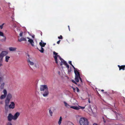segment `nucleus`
I'll use <instances>...</instances> for the list:
<instances>
[{
  "mask_svg": "<svg viewBox=\"0 0 125 125\" xmlns=\"http://www.w3.org/2000/svg\"><path fill=\"white\" fill-rule=\"evenodd\" d=\"M74 72L75 75V81L77 82H78L79 81V79L80 80L81 82H82V78L80 77V74L79 72L77 70H74Z\"/></svg>",
  "mask_w": 125,
  "mask_h": 125,
  "instance_id": "nucleus-1",
  "label": "nucleus"
},
{
  "mask_svg": "<svg viewBox=\"0 0 125 125\" xmlns=\"http://www.w3.org/2000/svg\"><path fill=\"white\" fill-rule=\"evenodd\" d=\"M79 122L81 125H89L88 121L86 118H81L80 119Z\"/></svg>",
  "mask_w": 125,
  "mask_h": 125,
  "instance_id": "nucleus-2",
  "label": "nucleus"
},
{
  "mask_svg": "<svg viewBox=\"0 0 125 125\" xmlns=\"http://www.w3.org/2000/svg\"><path fill=\"white\" fill-rule=\"evenodd\" d=\"M48 90V88L47 85H42L40 86V90L41 91H44L45 90Z\"/></svg>",
  "mask_w": 125,
  "mask_h": 125,
  "instance_id": "nucleus-3",
  "label": "nucleus"
},
{
  "mask_svg": "<svg viewBox=\"0 0 125 125\" xmlns=\"http://www.w3.org/2000/svg\"><path fill=\"white\" fill-rule=\"evenodd\" d=\"M53 55L54 56H53V57L55 61V63L57 64L58 63V62L57 61V57L58 55V53L56 52L55 51L53 52Z\"/></svg>",
  "mask_w": 125,
  "mask_h": 125,
  "instance_id": "nucleus-4",
  "label": "nucleus"
},
{
  "mask_svg": "<svg viewBox=\"0 0 125 125\" xmlns=\"http://www.w3.org/2000/svg\"><path fill=\"white\" fill-rule=\"evenodd\" d=\"M8 120L9 121H11L12 119L13 120V115L11 113L9 114L7 117Z\"/></svg>",
  "mask_w": 125,
  "mask_h": 125,
  "instance_id": "nucleus-5",
  "label": "nucleus"
},
{
  "mask_svg": "<svg viewBox=\"0 0 125 125\" xmlns=\"http://www.w3.org/2000/svg\"><path fill=\"white\" fill-rule=\"evenodd\" d=\"M27 38L28 39V41L30 42L31 45L33 47H34V42L33 40L32 39H30L28 37H27Z\"/></svg>",
  "mask_w": 125,
  "mask_h": 125,
  "instance_id": "nucleus-6",
  "label": "nucleus"
},
{
  "mask_svg": "<svg viewBox=\"0 0 125 125\" xmlns=\"http://www.w3.org/2000/svg\"><path fill=\"white\" fill-rule=\"evenodd\" d=\"M15 104L14 102H10V104L9 105V107L10 109H13L15 108Z\"/></svg>",
  "mask_w": 125,
  "mask_h": 125,
  "instance_id": "nucleus-7",
  "label": "nucleus"
},
{
  "mask_svg": "<svg viewBox=\"0 0 125 125\" xmlns=\"http://www.w3.org/2000/svg\"><path fill=\"white\" fill-rule=\"evenodd\" d=\"M20 115V114L19 112H16L14 115L13 116V120H16L18 117Z\"/></svg>",
  "mask_w": 125,
  "mask_h": 125,
  "instance_id": "nucleus-8",
  "label": "nucleus"
},
{
  "mask_svg": "<svg viewBox=\"0 0 125 125\" xmlns=\"http://www.w3.org/2000/svg\"><path fill=\"white\" fill-rule=\"evenodd\" d=\"M43 93L42 94L43 95L44 97H46L48 95L49 92L48 90H45L44 91H43Z\"/></svg>",
  "mask_w": 125,
  "mask_h": 125,
  "instance_id": "nucleus-9",
  "label": "nucleus"
},
{
  "mask_svg": "<svg viewBox=\"0 0 125 125\" xmlns=\"http://www.w3.org/2000/svg\"><path fill=\"white\" fill-rule=\"evenodd\" d=\"M118 66L119 68V70H125V65H122L121 66L118 65Z\"/></svg>",
  "mask_w": 125,
  "mask_h": 125,
  "instance_id": "nucleus-10",
  "label": "nucleus"
},
{
  "mask_svg": "<svg viewBox=\"0 0 125 125\" xmlns=\"http://www.w3.org/2000/svg\"><path fill=\"white\" fill-rule=\"evenodd\" d=\"M7 53L8 52L7 51H2L1 53L0 54V55L3 57H4V56L6 55Z\"/></svg>",
  "mask_w": 125,
  "mask_h": 125,
  "instance_id": "nucleus-11",
  "label": "nucleus"
},
{
  "mask_svg": "<svg viewBox=\"0 0 125 125\" xmlns=\"http://www.w3.org/2000/svg\"><path fill=\"white\" fill-rule=\"evenodd\" d=\"M0 36H2L4 38V39H2L1 40V41H5L6 39V38L5 36H4V34L3 32L0 31Z\"/></svg>",
  "mask_w": 125,
  "mask_h": 125,
  "instance_id": "nucleus-12",
  "label": "nucleus"
},
{
  "mask_svg": "<svg viewBox=\"0 0 125 125\" xmlns=\"http://www.w3.org/2000/svg\"><path fill=\"white\" fill-rule=\"evenodd\" d=\"M46 44V43L43 42L42 40L41 41V42L39 43V45L41 47H44Z\"/></svg>",
  "mask_w": 125,
  "mask_h": 125,
  "instance_id": "nucleus-13",
  "label": "nucleus"
},
{
  "mask_svg": "<svg viewBox=\"0 0 125 125\" xmlns=\"http://www.w3.org/2000/svg\"><path fill=\"white\" fill-rule=\"evenodd\" d=\"M12 98V95L10 93H9L7 95V98L6 99L10 100Z\"/></svg>",
  "mask_w": 125,
  "mask_h": 125,
  "instance_id": "nucleus-14",
  "label": "nucleus"
},
{
  "mask_svg": "<svg viewBox=\"0 0 125 125\" xmlns=\"http://www.w3.org/2000/svg\"><path fill=\"white\" fill-rule=\"evenodd\" d=\"M17 48L16 47H10L9 48V50L10 51H15L16 50Z\"/></svg>",
  "mask_w": 125,
  "mask_h": 125,
  "instance_id": "nucleus-15",
  "label": "nucleus"
},
{
  "mask_svg": "<svg viewBox=\"0 0 125 125\" xmlns=\"http://www.w3.org/2000/svg\"><path fill=\"white\" fill-rule=\"evenodd\" d=\"M10 100L7 99L5 100V105H9Z\"/></svg>",
  "mask_w": 125,
  "mask_h": 125,
  "instance_id": "nucleus-16",
  "label": "nucleus"
},
{
  "mask_svg": "<svg viewBox=\"0 0 125 125\" xmlns=\"http://www.w3.org/2000/svg\"><path fill=\"white\" fill-rule=\"evenodd\" d=\"M63 64L65 65L66 66V67L68 69V70L69 67V65L65 61H64V62H63Z\"/></svg>",
  "mask_w": 125,
  "mask_h": 125,
  "instance_id": "nucleus-17",
  "label": "nucleus"
},
{
  "mask_svg": "<svg viewBox=\"0 0 125 125\" xmlns=\"http://www.w3.org/2000/svg\"><path fill=\"white\" fill-rule=\"evenodd\" d=\"M70 108L76 110H79L80 109L79 107L76 106H71Z\"/></svg>",
  "mask_w": 125,
  "mask_h": 125,
  "instance_id": "nucleus-18",
  "label": "nucleus"
},
{
  "mask_svg": "<svg viewBox=\"0 0 125 125\" xmlns=\"http://www.w3.org/2000/svg\"><path fill=\"white\" fill-rule=\"evenodd\" d=\"M28 62L31 65H33L34 64V63L32 62L31 61L29 58H28L27 60Z\"/></svg>",
  "mask_w": 125,
  "mask_h": 125,
  "instance_id": "nucleus-19",
  "label": "nucleus"
},
{
  "mask_svg": "<svg viewBox=\"0 0 125 125\" xmlns=\"http://www.w3.org/2000/svg\"><path fill=\"white\" fill-rule=\"evenodd\" d=\"M19 41L21 42L22 41H26L27 40L25 38H24V37H22L20 38V39H19Z\"/></svg>",
  "mask_w": 125,
  "mask_h": 125,
  "instance_id": "nucleus-20",
  "label": "nucleus"
},
{
  "mask_svg": "<svg viewBox=\"0 0 125 125\" xmlns=\"http://www.w3.org/2000/svg\"><path fill=\"white\" fill-rule=\"evenodd\" d=\"M5 83H2L0 87V90H2L4 88V86L5 85Z\"/></svg>",
  "mask_w": 125,
  "mask_h": 125,
  "instance_id": "nucleus-21",
  "label": "nucleus"
},
{
  "mask_svg": "<svg viewBox=\"0 0 125 125\" xmlns=\"http://www.w3.org/2000/svg\"><path fill=\"white\" fill-rule=\"evenodd\" d=\"M9 105H5V110L6 112H8L9 110Z\"/></svg>",
  "mask_w": 125,
  "mask_h": 125,
  "instance_id": "nucleus-22",
  "label": "nucleus"
},
{
  "mask_svg": "<svg viewBox=\"0 0 125 125\" xmlns=\"http://www.w3.org/2000/svg\"><path fill=\"white\" fill-rule=\"evenodd\" d=\"M10 57L8 56H6L5 57V61L6 62H8Z\"/></svg>",
  "mask_w": 125,
  "mask_h": 125,
  "instance_id": "nucleus-23",
  "label": "nucleus"
},
{
  "mask_svg": "<svg viewBox=\"0 0 125 125\" xmlns=\"http://www.w3.org/2000/svg\"><path fill=\"white\" fill-rule=\"evenodd\" d=\"M6 96H7L4 94H2L1 95L0 97V99H3L6 97Z\"/></svg>",
  "mask_w": 125,
  "mask_h": 125,
  "instance_id": "nucleus-24",
  "label": "nucleus"
},
{
  "mask_svg": "<svg viewBox=\"0 0 125 125\" xmlns=\"http://www.w3.org/2000/svg\"><path fill=\"white\" fill-rule=\"evenodd\" d=\"M43 47H41V50L39 49L38 48H37V49L41 53H43L44 52V49L42 48Z\"/></svg>",
  "mask_w": 125,
  "mask_h": 125,
  "instance_id": "nucleus-25",
  "label": "nucleus"
},
{
  "mask_svg": "<svg viewBox=\"0 0 125 125\" xmlns=\"http://www.w3.org/2000/svg\"><path fill=\"white\" fill-rule=\"evenodd\" d=\"M64 103L65 106L69 108V107L70 106V105L68 104L66 102H64Z\"/></svg>",
  "mask_w": 125,
  "mask_h": 125,
  "instance_id": "nucleus-26",
  "label": "nucleus"
},
{
  "mask_svg": "<svg viewBox=\"0 0 125 125\" xmlns=\"http://www.w3.org/2000/svg\"><path fill=\"white\" fill-rule=\"evenodd\" d=\"M62 120V118L61 116H60L59 119V120L58 122V124L59 125H60L61 123Z\"/></svg>",
  "mask_w": 125,
  "mask_h": 125,
  "instance_id": "nucleus-27",
  "label": "nucleus"
},
{
  "mask_svg": "<svg viewBox=\"0 0 125 125\" xmlns=\"http://www.w3.org/2000/svg\"><path fill=\"white\" fill-rule=\"evenodd\" d=\"M3 93L6 96L7 95V92L6 90V89H5L3 90Z\"/></svg>",
  "mask_w": 125,
  "mask_h": 125,
  "instance_id": "nucleus-28",
  "label": "nucleus"
},
{
  "mask_svg": "<svg viewBox=\"0 0 125 125\" xmlns=\"http://www.w3.org/2000/svg\"><path fill=\"white\" fill-rule=\"evenodd\" d=\"M3 57L0 55V62H2V60Z\"/></svg>",
  "mask_w": 125,
  "mask_h": 125,
  "instance_id": "nucleus-29",
  "label": "nucleus"
},
{
  "mask_svg": "<svg viewBox=\"0 0 125 125\" xmlns=\"http://www.w3.org/2000/svg\"><path fill=\"white\" fill-rule=\"evenodd\" d=\"M49 114H50V115L52 116L53 113H52V110H51L50 109H49Z\"/></svg>",
  "mask_w": 125,
  "mask_h": 125,
  "instance_id": "nucleus-30",
  "label": "nucleus"
},
{
  "mask_svg": "<svg viewBox=\"0 0 125 125\" xmlns=\"http://www.w3.org/2000/svg\"><path fill=\"white\" fill-rule=\"evenodd\" d=\"M4 23L2 24L1 25H0V28L1 29H2L3 28Z\"/></svg>",
  "mask_w": 125,
  "mask_h": 125,
  "instance_id": "nucleus-31",
  "label": "nucleus"
},
{
  "mask_svg": "<svg viewBox=\"0 0 125 125\" xmlns=\"http://www.w3.org/2000/svg\"><path fill=\"white\" fill-rule=\"evenodd\" d=\"M58 38L59 39H62V35H60V36L58 37Z\"/></svg>",
  "mask_w": 125,
  "mask_h": 125,
  "instance_id": "nucleus-32",
  "label": "nucleus"
},
{
  "mask_svg": "<svg viewBox=\"0 0 125 125\" xmlns=\"http://www.w3.org/2000/svg\"><path fill=\"white\" fill-rule=\"evenodd\" d=\"M7 125H12V124L10 122H8L7 124Z\"/></svg>",
  "mask_w": 125,
  "mask_h": 125,
  "instance_id": "nucleus-33",
  "label": "nucleus"
},
{
  "mask_svg": "<svg viewBox=\"0 0 125 125\" xmlns=\"http://www.w3.org/2000/svg\"><path fill=\"white\" fill-rule=\"evenodd\" d=\"M72 82L73 83H75V84H77V83L74 80H72Z\"/></svg>",
  "mask_w": 125,
  "mask_h": 125,
  "instance_id": "nucleus-34",
  "label": "nucleus"
},
{
  "mask_svg": "<svg viewBox=\"0 0 125 125\" xmlns=\"http://www.w3.org/2000/svg\"><path fill=\"white\" fill-rule=\"evenodd\" d=\"M72 67L74 69V70H76L77 69H76V68H75V67H74V66L73 65H72Z\"/></svg>",
  "mask_w": 125,
  "mask_h": 125,
  "instance_id": "nucleus-35",
  "label": "nucleus"
},
{
  "mask_svg": "<svg viewBox=\"0 0 125 125\" xmlns=\"http://www.w3.org/2000/svg\"><path fill=\"white\" fill-rule=\"evenodd\" d=\"M80 108L82 109H83L85 108V107H82L80 106Z\"/></svg>",
  "mask_w": 125,
  "mask_h": 125,
  "instance_id": "nucleus-36",
  "label": "nucleus"
},
{
  "mask_svg": "<svg viewBox=\"0 0 125 125\" xmlns=\"http://www.w3.org/2000/svg\"><path fill=\"white\" fill-rule=\"evenodd\" d=\"M58 57L61 60L62 59V58H61V57L59 55H58Z\"/></svg>",
  "mask_w": 125,
  "mask_h": 125,
  "instance_id": "nucleus-37",
  "label": "nucleus"
},
{
  "mask_svg": "<svg viewBox=\"0 0 125 125\" xmlns=\"http://www.w3.org/2000/svg\"><path fill=\"white\" fill-rule=\"evenodd\" d=\"M69 63L70 64L71 66L73 65V64H72V61H69Z\"/></svg>",
  "mask_w": 125,
  "mask_h": 125,
  "instance_id": "nucleus-38",
  "label": "nucleus"
},
{
  "mask_svg": "<svg viewBox=\"0 0 125 125\" xmlns=\"http://www.w3.org/2000/svg\"><path fill=\"white\" fill-rule=\"evenodd\" d=\"M23 33L22 32H21L19 34V35L20 36H22V35Z\"/></svg>",
  "mask_w": 125,
  "mask_h": 125,
  "instance_id": "nucleus-39",
  "label": "nucleus"
},
{
  "mask_svg": "<svg viewBox=\"0 0 125 125\" xmlns=\"http://www.w3.org/2000/svg\"><path fill=\"white\" fill-rule=\"evenodd\" d=\"M60 41H61V40H59V41H58V42H57V43L58 44H59Z\"/></svg>",
  "mask_w": 125,
  "mask_h": 125,
  "instance_id": "nucleus-40",
  "label": "nucleus"
},
{
  "mask_svg": "<svg viewBox=\"0 0 125 125\" xmlns=\"http://www.w3.org/2000/svg\"><path fill=\"white\" fill-rule=\"evenodd\" d=\"M61 62L62 63H63V62H64V61H65L63 59H62L61 60Z\"/></svg>",
  "mask_w": 125,
  "mask_h": 125,
  "instance_id": "nucleus-41",
  "label": "nucleus"
},
{
  "mask_svg": "<svg viewBox=\"0 0 125 125\" xmlns=\"http://www.w3.org/2000/svg\"><path fill=\"white\" fill-rule=\"evenodd\" d=\"M76 88H77V92H79V88H78L77 87H76Z\"/></svg>",
  "mask_w": 125,
  "mask_h": 125,
  "instance_id": "nucleus-42",
  "label": "nucleus"
},
{
  "mask_svg": "<svg viewBox=\"0 0 125 125\" xmlns=\"http://www.w3.org/2000/svg\"><path fill=\"white\" fill-rule=\"evenodd\" d=\"M104 93L105 94L107 95H109L108 93H107V92H104Z\"/></svg>",
  "mask_w": 125,
  "mask_h": 125,
  "instance_id": "nucleus-43",
  "label": "nucleus"
},
{
  "mask_svg": "<svg viewBox=\"0 0 125 125\" xmlns=\"http://www.w3.org/2000/svg\"><path fill=\"white\" fill-rule=\"evenodd\" d=\"M88 102L89 103H90V98H89L88 99Z\"/></svg>",
  "mask_w": 125,
  "mask_h": 125,
  "instance_id": "nucleus-44",
  "label": "nucleus"
},
{
  "mask_svg": "<svg viewBox=\"0 0 125 125\" xmlns=\"http://www.w3.org/2000/svg\"><path fill=\"white\" fill-rule=\"evenodd\" d=\"M68 28H69V31H70V29L69 26L68 25Z\"/></svg>",
  "mask_w": 125,
  "mask_h": 125,
  "instance_id": "nucleus-45",
  "label": "nucleus"
},
{
  "mask_svg": "<svg viewBox=\"0 0 125 125\" xmlns=\"http://www.w3.org/2000/svg\"><path fill=\"white\" fill-rule=\"evenodd\" d=\"M103 119H104V120H103V121H104V123H105V122H106V121H105V120L104 119V117H103Z\"/></svg>",
  "mask_w": 125,
  "mask_h": 125,
  "instance_id": "nucleus-46",
  "label": "nucleus"
},
{
  "mask_svg": "<svg viewBox=\"0 0 125 125\" xmlns=\"http://www.w3.org/2000/svg\"><path fill=\"white\" fill-rule=\"evenodd\" d=\"M13 16H11V18L12 19H13Z\"/></svg>",
  "mask_w": 125,
  "mask_h": 125,
  "instance_id": "nucleus-47",
  "label": "nucleus"
},
{
  "mask_svg": "<svg viewBox=\"0 0 125 125\" xmlns=\"http://www.w3.org/2000/svg\"><path fill=\"white\" fill-rule=\"evenodd\" d=\"M93 125H97L96 124H94Z\"/></svg>",
  "mask_w": 125,
  "mask_h": 125,
  "instance_id": "nucleus-48",
  "label": "nucleus"
},
{
  "mask_svg": "<svg viewBox=\"0 0 125 125\" xmlns=\"http://www.w3.org/2000/svg\"><path fill=\"white\" fill-rule=\"evenodd\" d=\"M72 41H74V39H73H73H72Z\"/></svg>",
  "mask_w": 125,
  "mask_h": 125,
  "instance_id": "nucleus-49",
  "label": "nucleus"
},
{
  "mask_svg": "<svg viewBox=\"0 0 125 125\" xmlns=\"http://www.w3.org/2000/svg\"><path fill=\"white\" fill-rule=\"evenodd\" d=\"M41 36H42V32H41Z\"/></svg>",
  "mask_w": 125,
  "mask_h": 125,
  "instance_id": "nucleus-50",
  "label": "nucleus"
},
{
  "mask_svg": "<svg viewBox=\"0 0 125 125\" xmlns=\"http://www.w3.org/2000/svg\"><path fill=\"white\" fill-rule=\"evenodd\" d=\"M60 64V66H62V63Z\"/></svg>",
  "mask_w": 125,
  "mask_h": 125,
  "instance_id": "nucleus-51",
  "label": "nucleus"
},
{
  "mask_svg": "<svg viewBox=\"0 0 125 125\" xmlns=\"http://www.w3.org/2000/svg\"><path fill=\"white\" fill-rule=\"evenodd\" d=\"M104 90H101V91H102V92H104Z\"/></svg>",
  "mask_w": 125,
  "mask_h": 125,
  "instance_id": "nucleus-52",
  "label": "nucleus"
},
{
  "mask_svg": "<svg viewBox=\"0 0 125 125\" xmlns=\"http://www.w3.org/2000/svg\"><path fill=\"white\" fill-rule=\"evenodd\" d=\"M0 103L1 104H2V102H0Z\"/></svg>",
  "mask_w": 125,
  "mask_h": 125,
  "instance_id": "nucleus-53",
  "label": "nucleus"
},
{
  "mask_svg": "<svg viewBox=\"0 0 125 125\" xmlns=\"http://www.w3.org/2000/svg\"><path fill=\"white\" fill-rule=\"evenodd\" d=\"M0 65H2V64L1 63V64H0Z\"/></svg>",
  "mask_w": 125,
  "mask_h": 125,
  "instance_id": "nucleus-54",
  "label": "nucleus"
},
{
  "mask_svg": "<svg viewBox=\"0 0 125 125\" xmlns=\"http://www.w3.org/2000/svg\"><path fill=\"white\" fill-rule=\"evenodd\" d=\"M91 110H92V112H93V111L92 110V109H91Z\"/></svg>",
  "mask_w": 125,
  "mask_h": 125,
  "instance_id": "nucleus-55",
  "label": "nucleus"
},
{
  "mask_svg": "<svg viewBox=\"0 0 125 125\" xmlns=\"http://www.w3.org/2000/svg\"><path fill=\"white\" fill-rule=\"evenodd\" d=\"M118 115H119V114H117Z\"/></svg>",
  "mask_w": 125,
  "mask_h": 125,
  "instance_id": "nucleus-56",
  "label": "nucleus"
},
{
  "mask_svg": "<svg viewBox=\"0 0 125 125\" xmlns=\"http://www.w3.org/2000/svg\"><path fill=\"white\" fill-rule=\"evenodd\" d=\"M73 90H75V89L74 88H73Z\"/></svg>",
  "mask_w": 125,
  "mask_h": 125,
  "instance_id": "nucleus-57",
  "label": "nucleus"
},
{
  "mask_svg": "<svg viewBox=\"0 0 125 125\" xmlns=\"http://www.w3.org/2000/svg\"><path fill=\"white\" fill-rule=\"evenodd\" d=\"M28 56L29 57V55H28Z\"/></svg>",
  "mask_w": 125,
  "mask_h": 125,
  "instance_id": "nucleus-58",
  "label": "nucleus"
},
{
  "mask_svg": "<svg viewBox=\"0 0 125 125\" xmlns=\"http://www.w3.org/2000/svg\"><path fill=\"white\" fill-rule=\"evenodd\" d=\"M32 37L34 38V37H33V36H32Z\"/></svg>",
  "mask_w": 125,
  "mask_h": 125,
  "instance_id": "nucleus-59",
  "label": "nucleus"
}]
</instances>
